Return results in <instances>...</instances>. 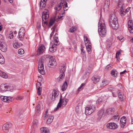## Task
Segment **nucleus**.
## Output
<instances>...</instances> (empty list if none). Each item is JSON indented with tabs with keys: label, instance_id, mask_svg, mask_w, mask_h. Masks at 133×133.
Wrapping results in <instances>:
<instances>
[{
	"label": "nucleus",
	"instance_id": "obj_1",
	"mask_svg": "<svg viewBox=\"0 0 133 133\" xmlns=\"http://www.w3.org/2000/svg\"><path fill=\"white\" fill-rule=\"evenodd\" d=\"M98 31L99 35L102 37H105L107 34V29L103 20H100L98 23Z\"/></svg>",
	"mask_w": 133,
	"mask_h": 133
},
{
	"label": "nucleus",
	"instance_id": "obj_2",
	"mask_svg": "<svg viewBox=\"0 0 133 133\" xmlns=\"http://www.w3.org/2000/svg\"><path fill=\"white\" fill-rule=\"evenodd\" d=\"M109 23L113 29L116 30L118 28L119 24L118 19L115 14H112L110 15Z\"/></svg>",
	"mask_w": 133,
	"mask_h": 133
},
{
	"label": "nucleus",
	"instance_id": "obj_3",
	"mask_svg": "<svg viewBox=\"0 0 133 133\" xmlns=\"http://www.w3.org/2000/svg\"><path fill=\"white\" fill-rule=\"evenodd\" d=\"M49 15L48 10L46 9H45L42 14V24L43 27H45V24L47 23L46 21L49 18Z\"/></svg>",
	"mask_w": 133,
	"mask_h": 133
},
{
	"label": "nucleus",
	"instance_id": "obj_4",
	"mask_svg": "<svg viewBox=\"0 0 133 133\" xmlns=\"http://www.w3.org/2000/svg\"><path fill=\"white\" fill-rule=\"evenodd\" d=\"M96 107L93 105L87 106L85 108V113L86 115H89L93 113L95 111Z\"/></svg>",
	"mask_w": 133,
	"mask_h": 133
},
{
	"label": "nucleus",
	"instance_id": "obj_5",
	"mask_svg": "<svg viewBox=\"0 0 133 133\" xmlns=\"http://www.w3.org/2000/svg\"><path fill=\"white\" fill-rule=\"evenodd\" d=\"M118 6L121 8L120 14L122 16L125 15V13L124 12L125 5L123 0H118Z\"/></svg>",
	"mask_w": 133,
	"mask_h": 133
},
{
	"label": "nucleus",
	"instance_id": "obj_6",
	"mask_svg": "<svg viewBox=\"0 0 133 133\" xmlns=\"http://www.w3.org/2000/svg\"><path fill=\"white\" fill-rule=\"evenodd\" d=\"M66 69V67L65 66L61 67L60 70V76L58 78V81H61V80L63 79L64 78L65 76L64 72L65 71Z\"/></svg>",
	"mask_w": 133,
	"mask_h": 133
},
{
	"label": "nucleus",
	"instance_id": "obj_7",
	"mask_svg": "<svg viewBox=\"0 0 133 133\" xmlns=\"http://www.w3.org/2000/svg\"><path fill=\"white\" fill-rule=\"evenodd\" d=\"M38 70L41 74L44 75L45 74V72L44 68V65L42 59H40L38 66Z\"/></svg>",
	"mask_w": 133,
	"mask_h": 133
},
{
	"label": "nucleus",
	"instance_id": "obj_8",
	"mask_svg": "<svg viewBox=\"0 0 133 133\" xmlns=\"http://www.w3.org/2000/svg\"><path fill=\"white\" fill-rule=\"evenodd\" d=\"M62 96L61 95L59 102L58 104L57 107L56 108V110L61 107L62 103L63 105L65 106L66 104L67 103L68 101V99L66 98H63L62 99Z\"/></svg>",
	"mask_w": 133,
	"mask_h": 133
},
{
	"label": "nucleus",
	"instance_id": "obj_9",
	"mask_svg": "<svg viewBox=\"0 0 133 133\" xmlns=\"http://www.w3.org/2000/svg\"><path fill=\"white\" fill-rule=\"evenodd\" d=\"M56 61L55 58L52 57H50L48 64V66L50 68H53L56 65Z\"/></svg>",
	"mask_w": 133,
	"mask_h": 133
},
{
	"label": "nucleus",
	"instance_id": "obj_10",
	"mask_svg": "<svg viewBox=\"0 0 133 133\" xmlns=\"http://www.w3.org/2000/svg\"><path fill=\"white\" fill-rule=\"evenodd\" d=\"M25 31L24 28L22 27L20 29L18 32V39L19 40L23 41L25 35Z\"/></svg>",
	"mask_w": 133,
	"mask_h": 133
},
{
	"label": "nucleus",
	"instance_id": "obj_11",
	"mask_svg": "<svg viewBox=\"0 0 133 133\" xmlns=\"http://www.w3.org/2000/svg\"><path fill=\"white\" fill-rule=\"evenodd\" d=\"M10 87L6 84H2L0 85V92L4 93L8 91Z\"/></svg>",
	"mask_w": 133,
	"mask_h": 133
},
{
	"label": "nucleus",
	"instance_id": "obj_12",
	"mask_svg": "<svg viewBox=\"0 0 133 133\" xmlns=\"http://www.w3.org/2000/svg\"><path fill=\"white\" fill-rule=\"evenodd\" d=\"M46 48L43 44H40L39 45L37 50V54L39 55L43 54Z\"/></svg>",
	"mask_w": 133,
	"mask_h": 133
},
{
	"label": "nucleus",
	"instance_id": "obj_13",
	"mask_svg": "<svg viewBox=\"0 0 133 133\" xmlns=\"http://www.w3.org/2000/svg\"><path fill=\"white\" fill-rule=\"evenodd\" d=\"M118 127L116 123L113 122L109 123L107 125L108 128L112 129H116Z\"/></svg>",
	"mask_w": 133,
	"mask_h": 133
},
{
	"label": "nucleus",
	"instance_id": "obj_14",
	"mask_svg": "<svg viewBox=\"0 0 133 133\" xmlns=\"http://www.w3.org/2000/svg\"><path fill=\"white\" fill-rule=\"evenodd\" d=\"M58 95V93L55 90H54L52 91V94L50 95V98L52 100L54 101L55 98L57 97Z\"/></svg>",
	"mask_w": 133,
	"mask_h": 133
},
{
	"label": "nucleus",
	"instance_id": "obj_15",
	"mask_svg": "<svg viewBox=\"0 0 133 133\" xmlns=\"http://www.w3.org/2000/svg\"><path fill=\"white\" fill-rule=\"evenodd\" d=\"M128 26L130 32L133 33V21L130 20L128 21Z\"/></svg>",
	"mask_w": 133,
	"mask_h": 133
},
{
	"label": "nucleus",
	"instance_id": "obj_16",
	"mask_svg": "<svg viewBox=\"0 0 133 133\" xmlns=\"http://www.w3.org/2000/svg\"><path fill=\"white\" fill-rule=\"evenodd\" d=\"M9 125H10L7 123L3 125L2 127V129L5 132L7 133L9 131L10 128Z\"/></svg>",
	"mask_w": 133,
	"mask_h": 133
},
{
	"label": "nucleus",
	"instance_id": "obj_17",
	"mask_svg": "<svg viewBox=\"0 0 133 133\" xmlns=\"http://www.w3.org/2000/svg\"><path fill=\"white\" fill-rule=\"evenodd\" d=\"M0 98L2 101L5 102H9L11 100V98L10 97L2 96H1Z\"/></svg>",
	"mask_w": 133,
	"mask_h": 133
},
{
	"label": "nucleus",
	"instance_id": "obj_18",
	"mask_svg": "<svg viewBox=\"0 0 133 133\" xmlns=\"http://www.w3.org/2000/svg\"><path fill=\"white\" fill-rule=\"evenodd\" d=\"M0 49L3 52H5L7 49L6 44L4 43L0 44Z\"/></svg>",
	"mask_w": 133,
	"mask_h": 133
},
{
	"label": "nucleus",
	"instance_id": "obj_19",
	"mask_svg": "<svg viewBox=\"0 0 133 133\" xmlns=\"http://www.w3.org/2000/svg\"><path fill=\"white\" fill-rule=\"evenodd\" d=\"M104 110L103 109H102L99 110L97 116L98 117L97 119L99 120L102 117L104 113Z\"/></svg>",
	"mask_w": 133,
	"mask_h": 133
},
{
	"label": "nucleus",
	"instance_id": "obj_20",
	"mask_svg": "<svg viewBox=\"0 0 133 133\" xmlns=\"http://www.w3.org/2000/svg\"><path fill=\"white\" fill-rule=\"evenodd\" d=\"M57 44H54L51 45V46L49 48V51L52 52H55L57 49Z\"/></svg>",
	"mask_w": 133,
	"mask_h": 133
},
{
	"label": "nucleus",
	"instance_id": "obj_21",
	"mask_svg": "<svg viewBox=\"0 0 133 133\" xmlns=\"http://www.w3.org/2000/svg\"><path fill=\"white\" fill-rule=\"evenodd\" d=\"M91 79L95 84L97 83L100 80L99 78L98 77L96 76H92L91 78Z\"/></svg>",
	"mask_w": 133,
	"mask_h": 133
},
{
	"label": "nucleus",
	"instance_id": "obj_22",
	"mask_svg": "<svg viewBox=\"0 0 133 133\" xmlns=\"http://www.w3.org/2000/svg\"><path fill=\"white\" fill-rule=\"evenodd\" d=\"M126 118L125 117H123L121 118L120 122L122 124L121 126L124 127L126 123Z\"/></svg>",
	"mask_w": 133,
	"mask_h": 133
},
{
	"label": "nucleus",
	"instance_id": "obj_23",
	"mask_svg": "<svg viewBox=\"0 0 133 133\" xmlns=\"http://www.w3.org/2000/svg\"><path fill=\"white\" fill-rule=\"evenodd\" d=\"M114 111V109L112 108H110L106 110L107 113L109 115H111L113 114Z\"/></svg>",
	"mask_w": 133,
	"mask_h": 133
},
{
	"label": "nucleus",
	"instance_id": "obj_24",
	"mask_svg": "<svg viewBox=\"0 0 133 133\" xmlns=\"http://www.w3.org/2000/svg\"><path fill=\"white\" fill-rule=\"evenodd\" d=\"M86 49L87 52L89 53L90 54L91 52V44H86L85 45Z\"/></svg>",
	"mask_w": 133,
	"mask_h": 133
},
{
	"label": "nucleus",
	"instance_id": "obj_25",
	"mask_svg": "<svg viewBox=\"0 0 133 133\" xmlns=\"http://www.w3.org/2000/svg\"><path fill=\"white\" fill-rule=\"evenodd\" d=\"M63 5L62 3H60L55 7L54 9L56 11H58L61 9Z\"/></svg>",
	"mask_w": 133,
	"mask_h": 133
},
{
	"label": "nucleus",
	"instance_id": "obj_26",
	"mask_svg": "<svg viewBox=\"0 0 133 133\" xmlns=\"http://www.w3.org/2000/svg\"><path fill=\"white\" fill-rule=\"evenodd\" d=\"M41 133H49V130L48 128L45 127H43L41 128L40 129Z\"/></svg>",
	"mask_w": 133,
	"mask_h": 133
},
{
	"label": "nucleus",
	"instance_id": "obj_27",
	"mask_svg": "<svg viewBox=\"0 0 133 133\" xmlns=\"http://www.w3.org/2000/svg\"><path fill=\"white\" fill-rule=\"evenodd\" d=\"M54 118V116L52 115H50L49 116V118L47 120L46 122L48 124H50L52 122Z\"/></svg>",
	"mask_w": 133,
	"mask_h": 133
},
{
	"label": "nucleus",
	"instance_id": "obj_28",
	"mask_svg": "<svg viewBox=\"0 0 133 133\" xmlns=\"http://www.w3.org/2000/svg\"><path fill=\"white\" fill-rule=\"evenodd\" d=\"M46 0H41L40 6L41 8L44 7L46 5Z\"/></svg>",
	"mask_w": 133,
	"mask_h": 133
},
{
	"label": "nucleus",
	"instance_id": "obj_29",
	"mask_svg": "<svg viewBox=\"0 0 133 133\" xmlns=\"http://www.w3.org/2000/svg\"><path fill=\"white\" fill-rule=\"evenodd\" d=\"M110 4V0H105L104 5V8H105V7L108 8L109 7Z\"/></svg>",
	"mask_w": 133,
	"mask_h": 133
},
{
	"label": "nucleus",
	"instance_id": "obj_30",
	"mask_svg": "<svg viewBox=\"0 0 133 133\" xmlns=\"http://www.w3.org/2000/svg\"><path fill=\"white\" fill-rule=\"evenodd\" d=\"M68 86L67 83L66 81H65L62 85V90L63 91H64L67 88Z\"/></svg>",
	"mask_w": 133,
	"mask_h": 133
},
{
	"label": "nucleus",
	"instance_id": "obj_31",
	"mask_svg": "<svg viewBox=\"0 0 133 133\" xmlns=\"http://www.w3.org/2000/svg\"><path fill=\"white\" fill-rule=\"evenodd\" d=\"M0 76L5 78H6L8 77V75L6 73L0 70Z\"/></svg>",
	"mask_w": 133,
	"mask_h": 133
},
{
	"label": "nucleus",
	"instance_id": "obj_32",
	"mask_svg": "<svg viewBox=\"0 0 133 133\" xmlns=\"http://www.w3.org/2000/svg\"><path fill=\"white\" fill-rule=\"evenodd\" d=\"M115 88L114 89L116 90L117 91H120L119 90L122 88V85L121 84H119L116 86Z\"/></svg>",
	"mask_w": 133,
	"mask_h": 133
},
{
	"label": "nucleus",
	"instance_id": "obj_33",
	"mask_svg": "<svg viewBox=\"0 0 133 133\" xmlns=\"http://www.w3.org/2000/svg\"><path fill=\"white\" fill-rule=\"evenodd\" d=\"M111 75L114 77H116L117 76V72L115 70H112L111 73Z\"/></svg>",
	"mask_w": 133,
	"mask_h": 133
},
{
	"label": "nucleus",
	"instance_id": "obj_34",
	"mask_svg": "<svg viewBox=\"0 0 133 133\" xmlns=\"http://www.w3.org/2000/svg\"><path fill=\"white\" fill-rule=\"evenodd\" d=\"M55 18H51L49 21V26H50L52 25L55 23Z\"/></svg>",
	"mask_w": 133,
	"mask_h": 133
},
{
	"label": "nucleus",
	"instance_id": "obj_35",
	"mask_svg": "<svg viewBox=\"0 0 133 133\" xmlns=\"http://www.w3.org/2000/svg\"><path fill=\"white\" fill-rule=\"evenodd\" d=\"M84 40L85 41V45H86V44H91V43L90 41L88 39V38L87 36H84Z\"/></svg>",
	"mask_w": 133,
	"mask_h": 133
},
{
	"label": "nucleus",
	"instance_id": "obj_36",
	"mask_svg": "<svg viewBox=\"0 0 133 133\" xmlns=\"http://www.w3.org/2000/svg\"><path fill=\"white\" fill-rule=\"evenodd\" d=\"M5 60L1 54H0V63L1 64H3Z\"/></svg>",
	"mask_w": 133,
	"mask_h": 133
},
{
	"label": "nucleus",
	"instance_id": "obj_37",
	"mask_svg": "<svg viewBox=\"0 0 133 133\" xmlns=\"http://www.w3.org/2000/svg\"><path fill=\"white\" fill-rule=\"evenodd\" d=\"M68 1V0H66L64 3V5L63 6L64 10L65 11L68 10V5L67 2Z\"/></svg>",
	"mask_w": 133,
	"mask_h": 133
},
{
	"label": "nucleus",
	"instance_id": "obj_38",
	"mask_svg": "<svg viewBox=\"0 0 133 133\" xmlns=\"http://www.w3.org/2000/svg\"><path fill=\"white\" fill-rule=\"evenodd\" d=\"M33 125L34 127H37L38 126V121L37 120H35L33 122Z\"/></svg>",
	"mask_w": 133,
	"mask_h": 133
},
{
	"label": "nucleus",
	"instance_id": "obj_39",
	"mask_svg": "<svg viewBox=\"0 0 133 133\" xmlns=\"http://www.w3.org/2000/svg\"><path fill=\"white\" fill-rule=\"evenodd\" d=\"M5 43L4 38L3 36L0 34V44Z\"/></svg>",
	"mask_w": 133,
	"mask_h": 133
},
{
	"label": "nucleus",
	"instance_id": "obj_40",
	"mask_svg": "<svg viewBox=\"0 0 133 133\" xmlns=\"http://www.w3.org/2000/svg\"><path fill=\"white\" fill-rule=\"evenodd\" d=\"M118 97L119 98L121 101H123V97L122 95L121 94L120 91H118Z\"/></svg>",
	"mask_w": 133,
	"mask_h": 133
},
{
	"label": "nucleus",
	"instance_id": "obj_41",
	"mask_svg": "<svg viewBox=\"0 0 133 133\" xmlns=\"http://www.w3.org/2000/svg\"><path fill=\"white\" fill-rule=\"evenodd\" d=\"M85 83H82L80 87L78 88V91H79L82 90L83 88V87L85 85Z\"/></svg>",
	"mask_w": 133,
	"mask_h": 133
},
{
	"label": "nucleus",
	"instance_id": "obj_42",
	"mask_svg": "<svg viewBox=\"0 0 133 133\" xmlns=\"http://www.w3.org/2000/svg\"><path fill=\"white\" fill-rule=\"evenodd\" d=\"M42 87H40L38 88L37 93L39 95H41V93Z\"/></svg>",
	"mask_w": 133,
	"mask_h": 133
},
{
	"label": "nucleus",
	"instance_id": "obj_43",
	"mask_svg": "<svg viewBox=\"0 0 133 133\" xmlns=\"http://www.w3.org/2000/svg\"><path fill=\"white\" fill-rule=\"evenodd\" d=\"M118 91H117L116 90L114 89L112 90V92L114 97H116V94L117 92L118 93Z\"/></svg>",
	"mask_w": 133,
	"mask_h": 133
},
{
	"label": "nucleus",
	"instance_id": "obj_44",
	"mask_svg": "<svg viewBox=\"0 0 133 133\" xmlns=\"http://www.w3.org/2000/svg\"><path fill=\"white\" fill-rule=\"evenodd\" d=\"M24 50L22 49H19L18 51V53L19 54L22 55L24 53Z\"/></svg>",
	"mask_w": 133,
	"mask_h": 133
},
{
	"label": "nucleus",
	"instance_id": "obj_45",
	"mask_svg": "<svg viewBox=\"0 0 133 133\" xmlns=\"http://www.w3.org/2000/svg\"><path fill=\"white\" fill-rule=\"evenodd\" d=\"M102 102V99L101 98H99L96 101V103L97 104H99Z\"/></svg>",
	"mask_w": 133,
	"mask_h": 133
},
{
	"label": "nucleus",
	"instance_id": "obj_46",
	"mask_svg": "<svg viewBox=\"0 0 133 133\" xmlns=\"http://www.w3.org/2000/svg\"><path fill=\"white\" fill-rule=\"evenodd\" d=\"M23 98V97L21 96H18L16 97V99L17 100H21Z\"/></svg>",
	"mask_w": 133,
	"mask_h": 133
},
{
	"label": "nucleus",
	"instance_id": "obj_47",
	"mask_svg": "<svg viewBox=\"0 0 133 133\" xmlns=\"http://www.w3.org/2000/svg\"><path fill=\"white\" fill-rule=\"evenodd\" d=\"M112 66V65L111 64H110L108 65L105 68V69L107 70H108L109 69H110L111 68V66Z\"/></svg>",
	"mask_w": 133,
	"mask_h": 133
},
{
	"label": "nucleus",
	"instance_id": "obj_48",
	"mask_svg": "<svg viewBox=\"0 0 133 133\" xmlns=\"http://www.w3.org/2000/svg\"><path fill=\"white\" fill-rule=\"evenodd\" d=\"M89 73L88 72H87L85 73V74L84 75V78H88L89 75Z\"/></svg>",
	"mask_w": 133,
	"mask_h": 133
},
{
	"label": "nucleus",
	"instance_id": "obj_49",
	"mask_svg": "<svg viewBox=\"0 0 133 133\" xmlns=\"http://www.w3.org/2000/svg\"><path fill=\"white\" fill-rule=\"evenodd\" d=\"M13 45L14 47L16 48H18L19 46V45L17 43H13Z\"/></svg>",
	"mask_w": 133,
	"mask_h": 133
},
{
	"label": "nucleus",
	"instance_id": "obj_50",
	"mask_svg": "<svg viewBox=\"0 0 133 133\" xmlns=\"http://www.w3.org/2000/svg\"><path fill=\"white\" fill-rule=\"evenodd\" d=\"M76 29L75 27H72L70 28L69 29V32H73L74 31L76 30Z\"/></svg>",
	"mask_w": 133,
	"mask_h": 133
},
{
	"label": "nucleus",
	"instance_id": "obj_51",
	"mask_svg": "<svg viewBox=\"0 0 133 133\" xmlns=\"http://www.w3.org/2000/svg\"><path fill=\"white\" fill-rule=\"evenodd\" d=\"M54 38V41H55L58 44V43H59V41H58V37H55H55Z\"/></svg>",
	"mask_w": 133,
	"mask_h": 133
},
{
	"label": "nucleus",
	"instance_id": "obj_52",
	"mask_svg": "<svg viewBox=\"0 0 133 133\" xmlns=\"http://www.w3.org/2000/svg\"><path fill=\"white\" fill-rule=\"evenodd\" d=\"M12 34V32H11L10 34H9V38L11 39H12L13 37V35Z\"/></svg>",
	"mask_w": 133,
	"mask_h": 133
},
{
	"label": "nucleus",
	"instance_id": "obj_53",
	"mask_svg": "<svg viewBox=\"0 0 133 133\" xmlns=\"http://www.w3.org/2000/svg\"><path fill=\"white\" fill-rule=\"evenodd\" d=\"M118 38L119 40L121 41V42H122L124 37L122 36H119L118 37Z\"/></svg>",
	"mask_w": 133,
	"mask_h": 133
},
{
	"label": "nucleus",
	"instance_id": "obj_54",
	"mask_svg": "<svg viewBox=\"0 0 133 133\" xmlns=\"http://www.w3.org/2000/svg\"><path fill=\"white\" fill-rule=\"evenodd\" d=\"M107 84L105 83V80L102 81L101 85L103 86H105L107 85Z\"/></svg>",
	"mask_w": 133,
	"mask_h": 133
},
{
	"label": "nucleus",
	"instance_id": "obj_55",
	"mask_svg": "<svg viewBox=\"0 0 133 133\" xmlns=\"http://www.w3.org/2000/svg\"><path fill=\"white\" fill-rule=\"evenodd\" d=\"M120 54V52L119 51H117L116 54V57L117 59L118 58V57L119 55Z\"/></svg>",
	"mask_w": 133,
	"mask_h": 133
},
{
	"label": "nucleus",
	"instance_id": "obj_56",
	"mask_svg": "<svg viewBox=\"0 0 133 133\" xmlns=\"http://www.w3.org/2000/svg\"><path fill=\"white\" fill-rule=\"evenodd\" d=\"M41 84L40 82H38L36 84V87L38 88L40 87H41Z\"/></svg>",
	"mask_w": 133,
	"mask_h": 133
},
{
	"label": "nucleus",
	"instance_id": "obj_57",
	"mask_svg": "<svg viewBox=\"0 0 133 133\" xmlns=\"http://www.w3.org/2000/svg\"><path fill=\"white\" fill-rule=\"evenodd\" d=\"M37 28L39 29L41 28V23L39 22H38L37 23Z\"/></svg>",
	"mask_w": 133,
	"mask_h": 133
},
{
	"label": "nucleus",
	"instance_id": "obj_58",
	"mask_svg": "<svg viewBox=\"0 0 133 133\" xmlns=\"http://www.w3.org/2000/svg\"><path fill=\"white\" fill-rule=\"evenodd\" d=\"M119 116L117 115V116H114L113 117V119H117V120H119Z\"/></svg>",
	"mask_w": 133,
	"mask_h": 133
},
{
	"label": "nucleus",
	"instance_id": "obj_59",
	"mask_svg": "<svg viewBox=\"0 0 133 133\" xmlns=\"http://www.w3.org/2000/svg\"><path fill=\"white\" fill-rule=\"evenodd\" d=\"M53 28L54 29L53 30L52 32H51L50 35V37L51 38L52 36L53 35L54 33L55 32V30H54V27H53Z\"/></svg>",
	"mask_w": 133,
	"mask_h": 133
},
{
	"label": "nucleus",
	"instance_id": "obj_60",
	"mask_svg": "<svg viewBox=\"0 0 133 133\" xmlns=\"http://www.w3.org/2000/svg\"><path fill=\"white\" fill-rule=\"evenodd\" d=\"M63 17V16H61V15H59L58 17V19L61 20H62L63 19V18H62Z\"/></svg>",
	"mask_w": 133,
	"mask_h": 133
},
{
	"label": "nucleus",
	"instance_id": "obj_61",
	"mask_svg": "<svg viewBox=\"0 0 133 133\" xmlns=\"http://www.w3.org/2000/svg\"><path fill=\"white\" fill-rule=\"evenodd\" d=\"M39 105H38L37 106L36 108V109H37V111H38V112H39V111L40 110L39 109Z\"/></svg>",
	"mask_w": 133,
	"mask_h": 133
},
{
	"label": "nucleus",
	"instance_id": "obj_62",
	"mask_svg": "<svg viewBox=\"0 0 133 133\" xmlns=\"http://www.w3.org/2000/svg\"><path fill=\"white\" fill-rule=\"evenodd\" d=\"M126 70H124V71H123L122 72H121L120 73V75H121L122 74H124L126 72Z\"/></svg>",
	"mask_w": 133,
	"mask_h": 133
},
{
	"label": "nucleus",
	"instance_id": "obj_63",
	"mask_svg": "<svg viewBox=\"0 0 133 133\" xmlns=\"http://www.w3.org/2000/svg\"><path fill=\"white\" fill-rule=\"evenodd\" d=\"M2 29V24L0 22V31H1Z\"/></svg>",
	"mask_w": 133,
	"mask_h": 133
},
{
	"label": "nucleus",
	"instance_id": "obj_64",
	"mask_svg": "<svg viewBox=\"0 0 133 133\" xmlns=\"http://www.w3.org/2000/svg\"><path fill=\"white\" fill-rule=\"evenodd\" d=\"M129 10V9H126L125 10V11H124V12L125 13V14H126V13L127 12H128Z\"/></svg>",
	"mask_w": 133,
	"mask_h": 133
}]
</instances>
